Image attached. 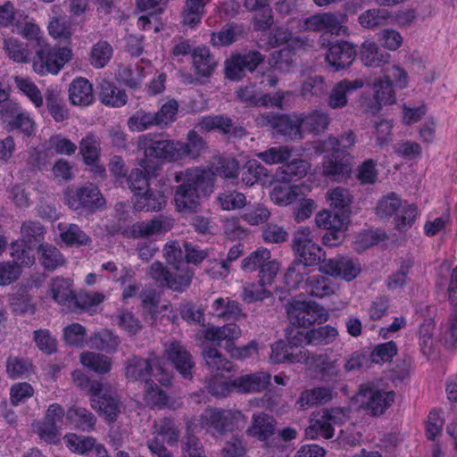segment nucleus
I'll list each match as a JSON object with an SVG mask.
<instances>
[{
	"instance_id": "obj_1",
	"label": "nucleus",
	"mask_w": 457,
	"mask_h": 457,
	"mask_svg": "<svg viewBox=\"0 0 457 457\" xmlns=\"http://www.w3.org/2000/svg\"><path fill=\"white\" fill-rule=\"evenodd\" d=\"M290 323L295 327L287 333L288 344L298 352L299 347L309 345V328L314 323L327 321L328 314L325 308L312 301L292 299L287 307Z\"/></svg>"
},
{
	"instance_id": "obj_2",
	"label": "nucleus",
	"mask_w": 457,
	"mask_h": 457,
	"mask_svg": "<svg viewBox=\"0 0 457 457\" xmlns=\"http://www.w3.org/2000/svg\"><path fill=\"white\" fill-rule=\"evenodd\" d=\"M137 148L143 153L137 164L148 172L157 173L165 163L179 161L176 140L165 139L161 135H141L138 137Z\"/></svg>"
},
{
	"instance_id": "obj_3",
	"label": "nucleus",
	"mask_w": 457,
	"mask_h": 457,
	"mask_svg": "<svg viewBox=\"0 0 457 457\" xmlns=\"http://www.w3.org/2000/svg\"><path fill=\"white\" fill-rule=\"evenodd\" d=\"M210 172L200 167L189 168L183 175L177 173L175 180L178 185L173 193V200L178 212H192L199 205L200 189L208 184Z\"/></svg>"
},
{
	"instance_id": "obj_4",
	"label": "nucleus",
	"mask_w": 457,
	"mask_h": 457,
	"mask_svg": "<svg viewBox=\"0 0 457 457\" xmlns=\"http://www.w3.org/2000/svg\"><path fill=\"white\" fill-rule=\"evenodd\" d=\"M172 271L161 262L151 264L148 276L161 287L174 292L183 293L190 287L195 270L187 265H177L172 267Z\"/></svg>"
},
{
	"instance_id": "obj_5",
	"label": "nucleus",
	"mask_w": 457,
	"mask_h": 457,
	"mask_svg": "<svg viewBox=\"0 0 457 457\" xmlns=\"http://www.w3.org/2000/svg\"><path fill=\"white\" fill-rule=\"evenodd\" d=\"M285 282L291 288H303L306 295L323 298L334 294L335 287L332 280L323 274H312L304 278L303 271H296L295 266H290L285 275Z\"/></svg>"
},
{
	"instance_id": "obj_6",
	"label": "nucleus",
	"mask_w": 457,
	"mask_h": 457,
	"mask_svg": "<svg viewBox=\"0 0 457 457\" xmlns=\"http://www.w3.org/2000/svg\"><path fill=\"white\" fill-rule=\"evenodd\" d=\"M0 123L7 132H19L29 137L34 136L37 125L30 113L17 100H11L0 107Z\"/></svg>"
},
{
	"instance_id": "obj_7",
	"label": "nucleus",
	"mask_w": 457,
	"mask_h": 457,
	"mask_svg": "<svg viewBox=\"0 0 457 457\" xmlns=\"http://www.w3.org/2000/svg\"><path fill=\"white\" fill-rule=\"evenodd\" d=\"M408 86L407 72L400 66L394 65L387 70L383 78L376 79L373 83L374 98L378 104L376 112L382 104H392L396 101L395 88L403 89Z\"/></svg>"
},
{
	"instance_id": "obj_8",
	"label": "nucleus",
	"mask_w": 457,
	"mask_h": 457,
	"mask_svg": "<svg viewBox=\"0 0 457 457\" xmlns=\"http://www.w3.org/2000/svg\"><path fill=\"white\" fill-rule=\"evenodd\" d=\"M71 50L65 46L43 44L36 50L33 59L34 71L41 75H56L71 58Z\"/></svg>"
},
{
	"instance_id": "obj_9",
	"label": "nucleus",
	"mask_w": 457,
	"mask_h": 457,
	"mask_svg": "<svg viewBox=\"0 0 457 457\" xmlns=\"http://www.w3.org/2000/svg\"><path fill=\"white\" fill-rule=\"evenodd\" d=\"M204 428L212 435H224L238 429L245 423L240 411L208 408L201 416Z\"/></svg>"
},
{
	"instance_id": "obj_10",
	"label": "nucleus",
	"mask_w": 457,
	"mask_h": 457,
	"mask_svg": "<svg viewBox=\"0 0 457 457\" xmlns=\"http://www.w3.org/2000/svg\"><path fill=\"white\" fill-rule=\"evenodd\" d=\"M66 204L72 210L94 212L105 205L100 189L93 183L69 187L64 192Z\"/></svg>"
},
{
	"instance_id": "obj_11",
	"label": "nucleus",
	"mask_w": 457,
	"mask_h": 457,
	"mask_svg": "<svg viewBox=\"0 0 457 457\" xmlns=\"http://www.w3.org/2000/svg\"><path fill=\"white\" fill-rule=\"evenodd\" d=\"M292 249L299 261L292 265L296 267V271L305 270L306 266L319 264L325 256L322 248L313 242L309 228L298 229L295 233Z\"/></svg>"
},
{
	"instance_id": "obj_12",
	"label": "nucleus",
	"mask_w": 457,
	"mask_h": 457,
	"mask_svg": "<svg viewBox=\"0 0 457 457\" xmlns=\"http://www.w3.org/2000/svg\"><path fill=\"white\" fill-rule=\"evenodd\" d=\"M241 269L246 272L258 270L259 280L268 286L271 285L279 269V263L271 260L270 251L259 247L241 262Z\"/></svg>"
},
{
	"instance_id": "obj_13",
	"label": "nucleus",
	"mask_w": 457,
	"mask_h": 457,
	"mask_svg": "<svg viewBox=\"0 0 457 457\" xmlns=\"http://www.w3.org/2000/svg\"><path fill=\"white\" fill-rule=\"evenodd\" d=\"M349 222V214L328 210L320 211L315 217V223L319 228L326 230L322 242L328 246L340 244Z\"/></svg>"
},
{
	"instance_id": "obj_14",
	"label": "nucleus",
	"mask_w": 457,
	"mask_h": 457,
	"mask_svg": "<svg viewBox=\"0 0 457 457\" xmlns=\"http://www.w3.org/2000/svg\"><path fill=\"white\" fill-rule=\"evenodd\" d=\"M259 127H270L278 135L291 139H302V131L298 113L293 114L264 112L259 114L255 119Z\"/></svg>"
},
{
	"instance_id": "obj_15",
	"label": "nucleus",
	"mask_w": 457,
	"mask_h": 457,
	"mask_svg": "<svg viewBox=\"0 0 457 457\" xmlns=\"http://www.w3.org/2000/svg\"><path fill=\"white\" fill-rule=\"evenodd\" d=\"M395 393L379 389L372 383L361 384L357 393V398L361 407L372 416H378L391 406L395 401Z\"/></svg>"
},
{
	"instance_id": "obj_16",
	"label": "nucleus",
	"mask_w": 457,
	"mask_h": 457,
	"mask_svg": "<svg viewBox=\"0 0 457 457\" xmlns=\"http://www.w3.org/2000/svg\"><path fill=\"white\" fill-rule=\"evenodd\" d=\"M263 61L264 55L257 50L233 54L225 62V77L231 81H239L245 76V71H254Z\"/></svg>"
},
{
	"instance_id": "obj_17",
	"label": "nucleus",
	"mask_w": 457,
	"mask_h": 457,
	"mask_svg": "<svg viewBox=\"0 0 457 457\" xmlns=\"http://www.w3.org/2000/svg\"><path fill=\"white\" fill-rule=\"evenodd\" d=\"M321 46H327L326 61L334 71H339L349 67L356 57V46L345 40L330 42L323 34L320 37Z\"/></svg>"
},
{
	"instance_id": "obj_18",
	"label": "nucleus",
	"mask_w": 457,
	"mask_h": 457,
	"mask_svg": "<svg viewBox=\"0 0 457 457\" xmlns=\"http://www.w3.org/2000/svg\"><path fill=\"white\" fill-rule=\"evenodd\" d=\"M91 406L97 411L107 422H114L120 413L121 403L118 396L103 389L102 383L92 386Z\"/></svg>"
},
{
	"instance_id": "obj_19",
	"label": "nucleus",
	"mask_w": 457,
	"mask_h": 457,
	"mask_svg": "<svg viewBox=\"0 0 457 457\" xmlns=\"http://www.w3.org/2000/svg\"><path fill=\"white\" fill-rule=\"evenodd\" d=\"M154 360L144 359L139 356H133L128 361L125 375L132 381H144L145 390L147 394L157 393L164 395L152 378Z\"/></svg>"
},
{
	"instance_id": "obj_20",
	"label": "nucleus",
	"mask_w": 457,
	"mask_h": 457,
	"mask_svg": "<svg viewBox=\"0 0 457 457\" xmlns=\"http://www.w3.org/2000/svg\"><path fill=\"white\" fill-rule=\"evenodd\" d=\"M346 21L347 16L345 13L323 12L308 17L305 20V26L310 30L339 36L347 33L348 29L344 25Z\"/></svg>"
},
{
	"instance_id": "obj_21",
	"label": "nucleus",
	"mask_w": 457,
	"mask_h": 457,
	"mask_svg": "<svg viewBox=\"0 0 457 457\" xmlns=\"http://www.w3.org/2000/svg\"><path fill=\"white\" fill-rule=\"evenodd\" d=\"M165 183L162 180L154 187L149 186L134 196V209L136 211L158 212L167 204Z\"/></svg>"
},
{
	"instance_id": "obj_22",
	"label": "nucleus",
	"mask_w": 457,
	"mask_h": 457,
	"mask_svg": "<svg viewBox=\"0 0 457 457\" xmlns=\"http://www.w3.org/2000/svg\"><path fill=\"white\" fill-rule=\"evenodd\" d=\"M64 417H66V412L61 404L56 403L50 404L43 420L38 423L39 437L48 444L54 443Z\"/></svg>"
},
{
	"instance_id": "obj_23",
	"label": "nucleus",
	"mask_w": 457,
	"mask_h": 457,
	"mask_svg": "<svg viewBox=\"0 0 457 457\" xmlns=\"http://www.w3.org/2000/svg\"><path fill=\"white\" fill-rule=\"evenodd\" d=\"M327 151L329 153L324 156L322 162L324 176L337 181L349 177L352 170L351 154L338 150Z\"/></svg>"
},
{
	"instance_id": "obj_24",
	"label": "nucleus",
	"mask_w": 457,
	"mask_h": 457,
	"mask_svg": "<svg viewBox=\"0 0 457 457\" xmlns=\"http://www.w3.org/2000/svg\"><path fill=\"white\" fill-rule=\"evenodd\" d=\"M165 354L174 369L185 379L193 378L195 361L187 349L178 341L171 342L165 350Z\"/></svg>"
},
{
	"instance_id": "obj_25",
	"label": "nucleus",
	"mask_w": 457,
	"mask_h": 457,
	"mask_svg": "<svg viewBox=\"0 0 457 457\" xmlns=\"http://www.w3.org/2000/svg\"><path fill=\"white\" fill-rule=\"evenodd\" d=\"M199 126L205 131L217 129L222 135L235 138H242L247 134L243 126L235 125L230 117L223 114L204 116L200 120Z\"/></svg>"
},
{
	"instance_id": "obj_26",
	"label": "nucleus",
	"mask_w": 457,
	"mask_h": 457,
	"mask_svg": "<svg viewBox=\"0 0 457 457\" xmlns=\"http://www.w3.org/2000/svg\"><path fill=\"white\" fill-rule=\"evenodd\" d=\"M322 270L330 276L352 281L360 274L361 266L349 257L337 255L328 260L324 259Z\"/></svg>"
},
{
	"instance_id": "obj_27",
	"label": "nucleus",
	"mask_w": 457,
	"mask_h": 457,
	"mask_svg": "<svg viewBox=\"0 0 457 457\" xmlns=\"http://www.w3.org/2000/svg\"><path fill=\"white\" fill-rule=\"evenodd\" d=\"M271 353L270 361L271 363H303L308 361L309 355L305 350L295 352L288 343L284 340H278L270 346Z\"/></svg>"
},
{
	"instance_id": "obj_28",
	"label": "nucleus",
	"mask_w": 457,
	"mask_h": 457,
	"mask_svg": "<svg viewBox=\"0 0 457 457\" xmlns=\"http://www.w3.org/2000/svg\"><path fill=\"white\" fill-rule=\"evenodd\" d=\"M241 335L240 328L235 322H228L221 327L210 325L202 330L201 337L208 342L220 345L226 341V348L233 345V341Z\"/></svg>"
},
{
	"instance_id": "obj_29",
	"label": "nucleus",
	"mask_w": 457,
	"mask_h": 457,
	"mask_svg": "<svg viewBox=\"0 0 457 457\" xmlns=\"http://www.w3.org/2000/svg\"><path fill=\"white\" fill-rule=\"evenodd\" d=\"M270 379L269 372L257 371L237 378L233 386L240 393H261L270 385Z\"/></svg>"
},
{
	"instance_id": "obj_30",
	"label": "nucleus",
	"mask_w": 457,
	"mask_h": 457,
	"mask_svg": "<svg viewBox=\"0 0 457 457\" xmlns=\"http://www.w3.org/2000/svg\"><path fill=\"white\" fill-rule=\"evenodd\" d=\"M37 245L24 239H18L11 244V257L19 269L30 268L36 262Z\"/></svg>"
},
{
	"instance_id": "obj_31",
	"label": "nucleus",
	"mask_w": 457,
	"mask_h": 457,
	"mask_svg": "<svg viewBox=\"0 0 457 457\" xmlns=\"http://www.w3.org/2000/svg\"><path fill=\"white\" fill-rule=\"evenodd\" d=\"M302 135L303 132L312 135H319L328 129L330 123L329 114L320 111L312 110L308 113H298Z\"/></svg>"
},
{
	"instance_id": "obj_32",
	"label": "nucleus",
	"mask_w": 457,
	"mask_h": 457,
	"mask_svg": "<svg viewBox=\"0 0 457 457\" xmlns=\"http://www.w3.org/2000/svg\"><path fill=\"white\" fill-rule=\"evenodd\" d=\"M363 81L361 79L349 80L344 79L338 81L331 90L328 96V104L332 109H340L348 103L347 94L361 88Z\"/></svg>"
},
{
	"instance_id": "obj_33",
	"label": "nucleus",
	"mask_w": 457,
	"mask_h": 457,
	"mask_svg": "<svg viewBox=\"0 0 457 457\" xmlns=\"http://www.w3.org/2000/svg\"><path fill=\"white\" fill-rule=\"evenodd\" d=\"M79 154L86 165L96 167L100 172H104L102 166H98L101 156V146L99 137L93 132L87 133L79 142Z\"/></svg>"
},
{
	"instance_id": "obj_34",
	"label": "nucleus",
	"mask_w": 457,
	"mask_h": 457,
	"mask_svg": "<svg viewBox=\"0 0 457 457\" xmlns=\"http://www.w3.org/2000/svg\"><path fill=\"white\" fill-rule=\"evenodd\" d=\"M275 426L276 420L272 416L264 412L253 413L252 424L246 429V434L259 441L266 442L274 435Z\"/></svg>"
},
{
	"instance_id": "obj_35",
	"label": "nucleus",
	"mask_w": 457,
	"mask_h": 457,
	"mask_svg": "<svg viewBox=\"0 0 457 457\" xmlns=\"http://www.w3.org/2000/svg\"><path fill=\"white\" fill-rule=\"evenodd\" d=\"M52 297L59 305L72 310L76 300V294L72 289V281L69 278L56 277L51 281Z\"/></svg>"
},
{
	"instance_id": "obj_36",
	"label": "nucleus",
	"mask_w": 457,
	"mask_h": 457,
	"mask_svg": "<svg viewBox=\"0 0 457 457\" xmlns=\"http://www.w3.org/2000/svg\"><path fill=\"white\" fill-rule=\"evenodd\" d=\"M176 142L179 161L187 157L196 159L208 148L207 143L204 137L194 129L187 132V142L179 140H176Z\"/></svg>"
},
{
	"instance_id": "obj_37",
	"label": "nucleus",
	"mask_w": 457,
	"mask_h": 457,
	"mask_svg": "<svg viewBox=\"0 0 457 457\" xmlns=\"http://www.w3.org/2000/svg\"><path fill=\"white\" fill-rule=\"evenodd\" d=\"M37 256L39 264L46 271H54L64 266L66 262V259L62 252L49 243H41L37 245Z\"/></svg>"
},
{
	"instance_id": "obj_38",
	"label": "nucleus",
	"mask_w": 457,
	"mask_h": 457,
	"mask_svg": "<svg viewBox=\"0 0 457 457\" xmlns=\"http://www.w3.org/2000/svg\"><path fill=\"white\" fill-rule=\"evenodd\" d=\"M99 100L105 106L120 108L128 102V96L124 89H120L116 85L105 79L99 83Z\"/></svg>"
},
{
	"instance_id": "obj_39",
	"label": "nucleus",
	"mask_w": 457,
	"mask_h": 457,
	"mask_svg": "<svg viewBox=\"0 0 457 457\" xmlns=\"http://www.w3.org/2000/svg\"><path fill=\"white\" fill-rule=\"evenodd\" d=\"M66 420L77 430L91 432L96 428V418L87 408L73 405L66 411Z\"/></svg>"
},
{
	"instance_id": "obj_40",
	"label": "nucleus",
	"mask_w": 457,
	"mask_h": 457,
	"mask_svg": "<svg viewBox=\"0 0 457 457\" xmlns=\"http://www.w3.org/2000/svg\"><path fill=\"white\" fill-rule=\"evenodd\" d=\"M211 314L224 321L235 322L240 318L242 310L237 301L228 297H218L211 305Z\"/></svg>"
},
{
	"instance_id": "obj_41",
	"label": "nucleus",
	"mask_w": 457,
	"mask_h": 457,
	"mask_svg": "<svg viewBox=\"0 0 457 457\" xmlns=\"http://www.w3.org/2000/svg\"><path fill=\"white\" fill-rule=\"evenodd\" d=\"M69 99L73 105L91 104L94 101V94L90 82L82 77L75 79L69 87Z\"/></svg>"
},
{
	"instance_id": "obj_42",
	"label": "nucleus",
	"mask_w": 457,
	"mask_h": 457,
	"mask_svg": "<svg viewBox=\"0 0 457 457\" xmlns=\"http://www.w3.org/2000/svg\"><path fill=\"white\" fill-rule=\"evenodd\" d=\"M337 412V410L331 409L324 412L321 420H312L310 426L305 429V436L311 439L319 436L326 439L332 438L335 429L330 421L335 420V414Z\"/></svg>"
},
{
	"instance_id": "obj_43",
	"label": "nucleus",
	"mask_w": 457,
	"mask_h": 457,
	"mask_svg": "<svg viewBox=\"0 0 457 457\" xmlns=\"http://www.w3.org/2000/svg\"><path fill=\"white\" fill-rule=\"evenodd\" d=\"M193 67L199 77L209 78L214 72L216 62L210 49L206 46H198L192 52Z\"/></svg>"
},
{
	"instance_id": "obj_44",
	"label": "nucleus",
	"mask_w": 457,
	"mask_h": 457,
	"mask_svg": "<svg viewBox=\"0 0 457 457\" xmlns=\"http://www.w3.org/2000/svg\"><path fill=\"white\" fill-rule=\"evenodd\" d=\"M360 58L365 66L376 68L387 63L390 54L380 49L376 43L365 41L361 47Z\"/></svg>"
},
{
	"instance_id": "obj_45",
	"label": "nucleus",
	"mask_w": 457,
	"mask_h": 457,
	"mask_svg": "<svg viewBox=\"0 0 457 457\" xmlns=\"http://www.w3.org/2000/svg\"><path fill=\"white\" fill-rule=\"evenodd\" d=\"M267 176V169L256 160H248L239 168L238 178L247 187L264 182Z\"/></svg>"
},
{
	"instance_id": "obj_46",
	"label": "nucleus",
	"mask_w": 457,
	"mask_h": 457,
	"mask_svg": "<svg viewBox=\"0 0 457 457\" xmlns=\"http://www.w3.org/2000/svg\"><path fill=\"white\" fill-rule=\"evenodd\" d=\"M61 240L67 246H84L91 243V238L77 224L58 225Z\"/></svg>"
},
{
	"instance_id": "obj_47",
	"label": "nucleus",
	"mask_w": 457,
	"mask_h": 457,
	"mask_svg": "<svg viewBox=\"0 0 457 457\" xmlns=\"http://www.w3.org/2000/svg\"><path fill=\"white\" fill-rule=\"evenodd\" d=\"M203 355L212 375H221L224 371H230L233 368L232 362L215 347H205Z\"/></svg>"
},
{
	"instance_id": "obj_48",
	"label": "nucleus",
	"mask_w": 457,
	"mask_h": 457,
	"mask_svg": "<svg viewBox=\"0 0 457 457\" xmlns=\"http://www.w3.org/2000/svg\"><path fill=\"white\" fill-rule=\"evenodd\" d=\"M418 216L419 210L415 204L402 203L394 219L395 229L399 232L407 231L413 226Z\"/></svg>"
},
{
	"instance_id": "obj_49",
	"label": "nucleus",
	"mask_w": 457,
	"mask_h": 457,
	"mask_svg": "<svg viewBox=\"0 0 457 457\" xmlns=\"http://www.w3.org/2000/svg\"><path fill=\"white\" fill-rule=\"evenodd\" d=\"M112 55V45L105 40H100L92 46L88 61L94 68L102 69L109 63Z\"/></svg>"
},
{
	"instance_id": "obj_50",
	"label": "nucleus",
	"mask_w": 457,
	"mask_h": 457,
	"mask_svg": "<svg viewBox=\"0 0 457 457\" xmlns=\"http://www.w3.org/2000/svg\"><path fill=\"white\" fill-rule=\"evenodd\" d=\"M210 0H186L182 12V22L191 29L201 23L204 7Z\"/></svg>"
},
{
	"instance_id": "obj_51",
	"label": "nucleus",
	"mask_w": 457,
	"mask_h": 457,
	"mask_svg": "<svg viewBox=\"0 0 457 457\" xmlns=\"http://www.w3.org/2000/svg\"><path fill=\"white\" fill-rule=\"evenodd\" d=\"M311 168L308 161L294 159L280 167L281 179L285 182L296 181L303 178Z\"/></svg>"
},
{
	"instance_id": "obj_52",
	"label": "nucleus",
	"mask_w": 457,
	"mask_h": 457,
	"mask_svg": "<svg viewBox=\"0 0 457 457\" xmlns=\"http://www.w3.org/2000/svg\"><path fill=\"white\" fill-rule=\"evenodd\" d=\"M80 362L84 367L98 374L108 373L112 367L110 357L93 352L82 353L80 354Z\"/></svg>"
},
{
	"instance_id": "obj_53",
	"label": "nucleus",
	"mask_w": 457,
	"mask_h": 457,
	"mask_svg": "<svg viewBox=\"0 0 457 457\" xmlns=\"http://www.w3.org/2000/svg\"><path fill=\"white\" fill-rule=\"evenodd\" d=\"M157 173L148 172L140 166L133 168L127 178V182L129 189L134 193V196L153 185L152 179H155Z\"/></svg>"
},
{
	"instance_id": "obj_54",
	"label": "nucleus",
	"mask_w": 457,
	"mask_h": 457,
	"mask_svg": "<svg viewBox=\"0 0 457 457\" xmlns=\"http://www.w3.org/2000/svg\"><path fill=\"white\" fill-rule=\"evenodd\" d=\"M331 390L328 387L320 386L312 389L304 390L301 393L297 404L301 408L318 405L331 400Z\"/></svg>"
},
{
	"instance_id": "obj_55",
	"label": "nucleus",
	"mask_w": 457,
	"mask_h": 457,
	"mask_svg": "<svg viewBox=\"0 0 457 457\" xmlns=\"http://www.w3.org/2000/svg\"><path fill=\"white\" fill-rule=\"evenodd\" d=\"M46 104L48 112L55 122H62L69 119L70 112L64 100L54 91H47Z\"/></svg>"
},
{
	"instance_id": "obj_56",
	"label": "nucleus",
	"mask_w": 457,
	"mask_h": 457,
	"mask_svg": "<svg viewBox=\"0 0 457 457\" xmlns=\"http://www.w3.org/2000/svg\"><path fill=\"white\" fill-rule=\"evenodd\" d=\"M295 56V49L289 44L279 50L274 51L270 54L269 63L275 70L284 72L288 71L293 65Z\"/></svg>"
},
{
	"instance_id": "obj_57",
	"label": "nucleus",
	"mask_w": 457,
	"mask_h": 457,
	"mask_svg": "<svg viewBox=\"0 0 457 457\" xmlns=\"http://www.w3.org/2000/svg\"><path fill=\"white\" fill-rule=\"evenodd\" d=\"M292 155V149L287 145L271 146L260 152L256 156L268 165L285 164Z\"/></svg>"
},
{
	"instance_id": "obj_58",
	"label": "nucleus",
	"mask_w": 457,
	"mask_h": 457,
	"mask_svg": "<svg viewBox=\"0 0 457 457\" xmlns=\"http://www.w3.org/2000/svg\"><path fill=\"white\" fill-rule=\"evenodd\" d=\"M356 142L355 134L352 130H348L339 137L329 136L326 141L323 142V150H338L344 154H351L350 150Z\"/></svg>"
},
{
	"instance_id": "obj_59",
	"label": "nucleus",
	"mask_w": 457,
	"mask_h": 457,
	"mask_svg": "<svg viewBox=\"0 0 457 457\" xmlns=\"http://www.w3.org/2000/svg\"><path fill=\"white\" fill-rule=\"evenodd\" d=\"M89 342L92 347L107 353L114 352L120 343L118 337L108 329L94 333L90 337Z\"/></svg>"
},
{
	"instance_id": "obj_60",
	"label": "nucleus",
	"mask_w": 457,
	"mask_h": 457,
	"mask_svg": "<svg viewBox=\"0 0 457 457\" xmlns=\"http://www.w3.org/2000/svg\"><path fill=\"white\" fill-rule=\"evenodd\" d=\"M239 162L235 158L220 156L212 166L213 174L227 179H237Z\"/></svg>"
},
{
	"instance_id": "obj_61",
	"label": "nucleus",
	"mask_w": 457,
	"mask_h": 457,
	"mask_svg": "<svg viewBox=\"0 0 457 457\" xmlns=\"http://www.w3.org/2000/svg\"><path fill=\"white\" fill-rule=\"evenodd\" d=\"M14 82L19 90L31 101L36 108L43 106L41 91L30 79L15 76Z\"/></svg>"
},
{
	"instance_id": "obj_62",
	"label": "nucleus",
	"mask_w": 457,
	"mask_h": 457,
	"mask_svg": "<svg viewBox=\"0 0 457 457\" xmlns=\"http://www.w3.org/2000/svg\"><path fill=\"white\" fill-rule=\"evenodd\" d=\"M398 353V346L395 341L376 345L370 352V360L375 364L390 362Z\"/></svg>"
},
{
	"instance_id": "obj_63",
	"label": "nucleus",
	"mask_w": 457,
	"mask_h": 457,
	"mask_svg": "<svg viewBox=\"0 0 457 457\" xmlns=\"http://www.w3.org/2000/svg\"><path fill=\"white\" fill-rule=\"evenodd\" d=\"M32 369L33 365L28 359L10 356L6 360V373L11 379L28 377Z\"/></svg>"
},
{
	"instance_id": "obj_64",
	"label": "nucleus",
	"mask_w": 457,
	"mask_h": 457,
	"mask_svg": "<svg viewBox=\"0 0 457 457\" xmlns=\"http://www.w3.org/2000/svg\"><path fill=\"white\" fill-rule=\"evenodd\" d=\"M390 13L386 9L372 8L364 11L358 17V21L362 28L374 29L386 22Z\"/></svg>"
}]
</instances>
